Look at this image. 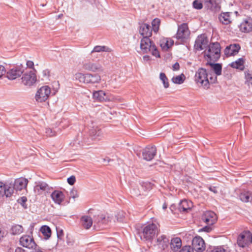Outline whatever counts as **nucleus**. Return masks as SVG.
Wrapping results in <instances>:
<instances>
[{
  "label": "nucleus",
  "mask_w": 252,
  "mask_h": 252,
  "mask_svg": "<svg viewBox=\"0 0 252 252\" xmlns=\"http://www.w3.org/2000/svg\"><path fill=\"white\" fill-rule=\"evenodd\" d=\"M83 68L85 70L91 71H102L101 65L98 63H94L89 61L83 63Z\"/></svg>",
  "instance_id": "f3484780"
},
{
  "label": "nucleus",
  "mask_w": 252,
  "mask_h": 252,
  "mask_svg": "<svg viewBox=\"0 0 252 252\" xmlns=\"http://www.w3.org/2000/svg\"><path fill=\"white\" fill-rule=\"evenodd\" d=\"M111 221V218L109 217H106L103 215H98L95 219L94 222L98 224H107Z\"/></svg>",
  "instance_id": "c756f323"
},
{
  "label": "nucleus",
  "mask_w": 252,
  "mask_h": 252,
  "mask_svg": "<svg viewBox=\"0 0 252 252\" xmlns=\"http://www.w3.org/2000/svg\"><path fill=\"white\" fill-rule=\"evenodd\" d=\"M140 48L143 53L151 52L153 56L156 57H160L156 45L150 39L149 37L142 38L140 42Z\"/></svg>",
  "instance_id": "7ed1b4c3"
},
{
  "label": "nucleus",
  "mask_w": 252,
  "mask_h": 252,
  "mask_svg": "<svg viewBox=\"0 0 252 252\" xmlns=\"http://www.w3.org/2000/svg\"><path fill=\"white\" fill-rule=\"evenodd\" d=\"M22 83L25 86H31L36 81V76L33 70L26 72L22 77Z\"/></svg>",
  "instance_id": "1a4fd4ad"
},
{
  "label": "nucleus",
  "mask_w": 252,
  "mask_h": 252,
  "mask_svg": "<svg viewBox=\"0 0 252 252\" xmlns=\"http://www.w3.org/2000/svg\"><path fill=\"white\" fill-rule=\"evenodd\" d=\"M74 78L80 82L86 83V74H83L80 72L77 73L74 75Z\"/></svg>",
  "instance_id": "a19ab883"
},
{
  "label": "nucleus",
  "mask_w": 252,
  "mask_h": 252,
  "mask_svg": "<svg viewBox=\"0 0 252 252\" xmlns=\"http://www.w3.org/2000/svg\"><path fill=\"white\" fill-rule=\"evenodd\" d=\"M51 197L54 202L58 204H61L63 201L64 195L62 191L56 190L52 192Z\"/></svg>",
  "instance_id": "b1692460"
},
{
  "label": "nucleus",
  "mask_w": 252,
  "mask_h": 252,
  "mask_svg": "<svg viewBox=\"0 0 252 252\" xmlns=\"http://www.w3.org/2000/svg\"><path fill=\"white\" fill-rule=\"evenodd\" d=\"M242 32H249L252 31V18L249 17L245 19L240 25Z\"/></svg>",
  "instance_id": "5701e85b"
},
{
  "label": "nucleus",
  "mask_w": 252,
  "mask_h": 252,
  "mask_svg": "<svg viewBox=\"0 0 252 252\" xmlns=\"http://www.w3.org/2000/svg\"><path fill=\"white\" fill-rule=\"evenodd\" d=\"M28 181L24 178H20L15 179L13 184H10V186L13 189V190H21L26 188Z\"/></svg>",
  "instance_id": "4468645a"
},
{
  "label": "nucleus",
  "mask_w": 252,
  "mask_h": 252,
  "mask_svg": "<svg viewBox=\"0 0 252 252\" xmlns=\"http://www.w3.org/2000/svg\"><path fill=\"white\" fill-rule=\"evenodd\" d=\"M139 32L143 37H150L152 33V27L148 24L143 23L140 26Z\"/></svg>",
  "instance_id": "4be33fe9"
},
{
  "label": "nucleus",
  "mask_w": 252,
  "mask_h": 252,
  "mask_svg": "<svg viewBox=\"0 0 252 252\" xmlns=\"http://www.w3.org/2000/svg\"><path fill=\"white\" fill-rule=\"evenodd\" d=\"M50 94V88L48 86H44L38 90L35 94V98L38 102H44L48 98Z\"/></svg>",
  "instance_id": "39448f33"
},
{
  "label": "nucleus",
  "mask_w": 252,
  "mask_h": 252,
  "mask_svg": "<svg viewBox=\"0 0 252 252\" xmlns=\"http://www.w3.org/2000/svg\"><path fill=\"white\" fill-rule=\"evenodd\" d=\"M208 74L209 85L210 84L215 83L217 81V76L210 73H208Z\"/></svg>",
  "instance_id": "a18cd8bd"
},
{
  "label": "nucleus",
  "mask_w": 252,
  "mask_h": 252,
  "mask_svg": "<svg viewBox=\"0 0 252 252\" xmlns=\"http://www.w3.org/2000/svg\"><path fill=\"white\" fill-rule=\"evenodd\" d=\"M26 64H27V66L30 68H32L34 66L33 62L31 61H27Z\"/></svg>",
  "instance_id": "13d9d810"
},
{
  "label": "nucleus",
  "mask_w": 252,
  "mask_h": 252,
  "mask_svg": "<svg viewBox=\"0 0 252 252\" xmlns=\"http://www.w3.org/2000/svg\"><path fill=\"white\" fill-rule=\"evenodd\" d=\"M202 220L209 225L213 224L217 220L216 214L213 211L205 212L202 216Z\"/></svg>",
  "instance_id": "ddd939ff"
},
{
  "label": "nucleus",
  "mask_w": 252,
  "mask_h": 252,
  "mask_svg": "<svg viewBox=\"0 0 252 252\" xmlns=\"http://www.w3.org/2000/svg\"><path fill=\"white\" fill-rule=\"evenodd\" d=\"M191 207V202L189 203L187 200H183L179 204L178 209L180 212H186L189 210Z\"/></svg>",
  "instance_id": "7c9ffc66"
},
{
  "label": "nucleus",
  "mask_w": 252,
  "mask_h": 252,
  "mask_svg": "<svg viewBox=\"0 0 252 252\" xmlns=\"http://www.w3.org/2000/svg\"><path fill=\"white\" fill-rule=\"evenodd\" d=\"M52 188L45 182H39L34 188L35 192L41 194L43 192L50 193Z\"/></svg>",
  "instance_id": "a211bd4d"
},
{
  "label": "nucleus",
  "mask_w": 252,
  "mask_h": 252,
  "mask_svg": "<svg viewBox=\"0 0 252 252\" xmlns=\"http://www.w3.org/2000/svg\"><path fill=\"white\" fill-rule=\"evenodd\" d=\"M40 231L45 236L46 240L48 239L51 237V229L49 226L43 225L40 228Z\"/></svg>",
  "instance_id": "72a5a7b5"
},
{
  "label": "nucleus",
  "mask_w": 252,
  "mask_h": 252,
  "mask_svg": "<svg viewBox=\"0 0 252 252\" xmlns=\"http://www.w3.org/2000/svg\"><path fill=\"white\" fill-rule=\"evenodd\" d=\"M5 73L4 67L3 65H0V78Z\"/></svg>",
  "instance_id": "5fc2aeb1"
},
{
  "label": "nucleus",
  "mask_w": 252,
  "mask_h": 252,
  "mask_svg": "<svg viewBox=\"0 0 252 252\" xmlns=\"http://www.w3.org/2000/svg\"><path fill=\"white\" fill-rule=\"evenodd\" d=\"M211 66V68L214 70L216 75H220L221 74L222 65L220 63H213L211 61H208L206 63Z\"/></svg>",
  "instance_id": "cd10ccee"
},
{
  "label": "nucleus",
  "mask_w": 252,
  "mask_h": 252,
  "mask_svg": "<svg viewBox=\"0 0 252 252\" xmlns=\"http://www.w3.org/2000/svg\"><path fill=\"white\" fill-rule=\"evenodd\" d=\"M190 34L189 30L187 23H183L179 26L177 33L175 35L177 39L183 41L188 38Z\"/></svg>",
  "instance_id": "6e6552de"
},
{
  "label": "nucleus",
  "mask_w": 252,
  "mask_h": 252,
  "mask_svg": "<svg viewBox=\"0 0 252 252\" xmlns=\"http://www.w3.org/2000/svg\"><path fill=\"white\" fill-rule=\"evenodd\" d=\"M240 49V46L238 44H231L227 46L225 49V54L228 56H234L237 54Z\"/></svg>",
  "instance_id": "393cba45"
},
{
  "label": "nucleus",
  "mask_w": 252,
  "mask_h": 252,
  "mask_svg": "<svg viewBox=\"0 0 252 252\" xmlns=\"http://www.w3.org/2000/svg\"><path fill=\"white\" fill-rule=\"evenodd\" d=\"M15 252H25V251L21 248L18 247L15 249Z\"/></svg>",
  "instance_id": "680f3d73"
},
{
  "label": "nucleus",
  "mask_w": 252,
  "mask_h": 252,
  "mask_svg": "<svg viewBox=\"0 0 252 252\" xmlns=\"http://www.w3.org/2000/svg\"><path fill=\"white\" fill-rule=\"evenodd\" d=\"M117 220L120 222L124 221V218H125V213L123 211H120L118 213L117 216Z\"/></svg>",
  "instance_id": "c03bdc74"
},
{
  "label": "nucleus",
  "mask_w": 252,
  "mask_h": 252,
  "mask_svg": "<svg viewBox=\"0 0 252 252\" xmlns=\"http://www.w3.org/2000/svg\"><path fill=\"white\" fill-rule=\"evenodd\" d=\"M167 205L165 203H164L162 205V209L163 210H165L167 208Z\"/></svg>",
  "instance_id": "69168bd1"
},
{
  "label": "nucleus",
  "mask_w": 252,
  "mask_h": 252,
  "mask_svg": "<svg viewBox=\"0 0 252 252\" xmlns=\"http://www.w3.org/2000/svg\"><path fill=\"white\" fill-rule=\"evenodd\" d=\"M195 81L197 84H200L205 89L209 88V74L204 68H199L196 72Z\"/></svg>",
  "instance_id": "20e7f679"
},
{
  "label": "nucleus",
  "mask_w": 252,
  "mask_h": 252,
  "mask_svg": "<svg viewBox=\"0 0 252 252\" xmlns=\"http://www.w3.org/2000/svg\"><path fill=\"white\" fill-rule=\"evenodd\" d=\"M245 84L250 86L252 84V73L249 70H246L244 71Z\"/></svg>",
  "instance_id": "e433bc0d"
},
{
  "label": "nucleus",
  "mask_w": 252,
  "mask_h": 252,
  "mask_svg": "<svg viewBox=\"0 0 252 252\" xmlns=\"http://www.w3.org/2000/svg\"><path fill=\"white\" fill-rule=\"evenodd\" d=\"M211 252H225V250L222 247H217L214 248Z\"/></svg>",
  "instance_id": "8fccbe9b"
},
{
  "label": "nucleus",
  "mask_w": 252,
  "mask_h": 252,
  "mask_svg": "<svg viewBox=\"0 0 252 252\" xmlns=\"http://www.w3.org/2000/svg\"><path fill=\"white\" fill-rule=\"evenodd\" d=\"M81 221L82 226L86 229H89L93 225V220L90 217L83 216L81 217Z\"/></svg>",
  "instance_id": "c85d7f7f"
},
{
  "label": "nucleus",
  "mask_w": 252,
  "mask_h": 252,
  "mask_svg": "<svg viewBox=\"0 0 252 252\" xmlns=\"http://www.w3.org/2000/svg\"><path fill=\"white\" fill-rule=\"evenodd\" d=\"M244 60L243 58H239L235 62L231 63V66L234 68L240 69L241 70L244 69Z\"/></svg>",
  "instance_id": "473e14b6"
},
{
  "label": "nucleus",
  "mask_w": 252,
  "mask_h": 252,
  "mask_svg": "<svg viewBox=\"0 0 252 252\" xmlns=\"http://www.w3.org/2000/svg\"><path fill=\"white\" fill-rule=\"evenodd\" d=\"M193 7L196 9L200 10L202 8L203 4L202 2L198 0H195L192 3Z\"/></svg>",
  "instance_id": "79ce46f5"
},
{
  "label": "nucleus",
  "mask_w": 252,
  "mask_h": 252,
  "mask_svg": "<svg viewBox=\"0 0 252 252\" xmlns=\"http://www.w3.org/2000/svg\"><path fill=\"white\" fill-rule=\"evenodd\" d=\"M169 244V239L164 235H161L158 237L155 240V245L158 247L161 250H164L166 248Z\"/></svg>",
  "instance_id": "6ab92c4d"
},
{
  "label": "nucleus",
  "mask_w": 252,
  "mask_h": 252,
  "mask_svg": "<svg viewBox=\"0 0 252 252\" xmlns=\"http://www.w3.org/2000/svg\"><path fill=\"white\" fill-rule=\"evenodd\" d=\"M103 160L105 162V161H107V162H109L110 161H111L112 160L108 158H104L103 159Z\"/></svg>",
  "instance_id": "0e129e2a"
},
{
  "label": "nucleus",
  "mask_w": 252,
  "mask_h": 252,
  "mask_svg": "<svg viewBox=\"0 0 252 252\" xmlns=\"http://www.w3.org/2000/svg\"><path fill=\"white\" fill-rule=\"evenodd\" d=\"M20 243L24 247L28 249H33L35 246V243L32 237L29 235H24L20 239Z\"/></svg>",
  "instance_id": "dca6fc26"
},
{
  "label": "nucleus",
  "mask_w": 252,
  "mask_h": 252,
  "mask_svg": "<svg viewBox=\"0 0 252 252\" xmlns=\"http://www.w3.org/2000/svg\"><path fill=\"white\" fill-rule=\"evenodd\" d=\"M208 39L205 34L198 35L195 41L194 48L196 50L201 51L206 47H208Z\"/></svg>",
  "instance_id": "0eeeda50"
},
{
  "label": "nucleus",
  "mask_w": 252,
  "mask_h": 252,
  "mask_svg": "<svg viewBox=\"0 0 252 252\" xmlns=\"http://www.w3.org/2000/svg\"><path fill=\"white\" fill-rule=\"evenodd\" d=\"M158 225L154 222L149 223L139 231V236L141 240L151 242L158 233Z\"/></svg>",
  "instance_id": "f257e3e1"
},
{
  "label": "nucleus",
  "mask_w": 252,
  "mask_h": 252,
  "mask_svg": "<svg viewBox=\"0 0 252 252\" xmlns=\"http://www.w3.org/2000/svg\"><path fill=\"white\" fill-rule=\"evenodd\" d=\"M27 201V197L25 196H22L18 199L17 202L18 203L20 204L25 209H26L27 208L26 204Z\"/></svg>",
  "instance_id": "37998d69"
},
{
  "label": "nucleus",
  "mask_w": 252,
  "mask_h": 252,
  "mask_svg": "<svg viewBox=\"0 0 252 252\" xmlns=\"http://www.w3.org/2000/svg\"><path fill=\"white\" fill-rule=\"evenodd\" d=\"M93 98L95 101L103 102L110 100L108 94L102 90L94 91Z\"/></svg>",
  "instance_id": "2eb2a0df"
},
{
  "label": "nucleus",
  "mask_w": 252,
  "mask_h": 252,
  "mask_svg": "<svg viewBox=\"0 0 252 252\" xmlns=\"http://www.w3.org/2000/svg\"><path fill=\"white\" fill-rule=\"evenodd\" d=\"M175 206L174 204H172V205H171L170 206V210L171 211V212L172 213H173L174 210H175Z\"/></svg>",
  "instance_id": "e2e57ef3"
},
{
  "label": "nucleus",
  "mask_w": 252,
  "mask_h": 252,
  "mask_svg": "<svg viewBox=\"0 0 252 252\" xmlns=\"http://www.w3.org/2000/svg\"><path fill=\"white\" fill-rule=\"evenodd\" d=\"M46 133L49 136H52L55 135L54 132H53L52 130L50 128L46 129Z\"/></svg>",
  "instance_id": "bf43d9fd"
},
{
  "label": "nucleus",
  "mask_w": 252,
  "mask_h": 252,
  "mask_svg": "<svg viewBox=\"0 0 252 252\" xmlns=\"http://www.w3.org/2000/svg\"><path fill=\"white\" fill-rule=\"evenodd\" d=\"M25 67L22 64L13 66L6 73V76L9 80H14L20 77L24 73Z\"/></svg>",
  "instance_id": "423d86ee"
},
{
  "label": "nucleus",
  "mask_w": 252,
  "mask_h": 252,
  "mask_svg": "<svg viewBox=\"0 0 252 252\" xmlns=\"http://www.w3.org/2000/svg\"><path fill=\"white\" fill-rule=\"evenodd\" d=\"M63 231L62 230L57 231V237L59 239H62V237H63Z\"/></svg>",
  "instance_id": "4d7b16f0"
},
{
  "label": "nucleus",
  "mask_w": 252,
  "mask_h": 252,
  "mask_svg": "<svg viewBox=\"0 0 252 252\" xmlns=\"http://www.w3.org/2000/svg\"><path fill=\"white\" fill-rule=\"evenodd\" d=\"M23 232V228L22 225L15 224L11 228V233L13 235H19Z\"/></svg>",
  "instance_id": "c9c22d12"
},
{
  "label": "nucleus",
  "mask_w": 252,
  "mask_h": 252,
  "mask_svg": "<svg viewBox=\"0 0 252 252\" xmlns=\"http://www.w3.org/2000/svg\"><path fill=\"white\" fill-rule=\"evenodd\" d=\"M179 252H193L192 248L189 246H184Z\"/></svg>",
  "instance_id": "49530a36"
},
{
  "label": "nucleus",
  "mask_w": 252,
  "mask_h": 252,
  "mask_svg": "<svg viewBox=\"0 0 252 252\" xmlns=\"http://www.w3.org/2000/svg\"><path fill=\"white\" fill-rule=\"evenodd\" d=\"M212 228L210 226H205L200 229H199V231H205L207 232H209L211 231Z\"/></svg>",
  "instance_id": "603ef678"
},
{
  "label": "nucleus",
  "mask_w": 252,
  "mask_h": 252,
  "mask_svg": "<svg viewBox=\"0 0 252 252\" xmlns=\"http://www.w3.org/2000/svg\"><path fill=\"white\" fill-rule=\"evenodd\" d=\"M250 240H251V243H252V234H251V233H250Z\"/></svg>",
  "instance_id": "774afa93"
},
{
  "label": "nucleus",
  "mask_w": 252,
  "mask_h": 252,
  "mask_svg": "<svg viewBox=\"0 0 252 252\" xmlns=\"http://www.w3.org/2000/svg\"><path fill=\"white\" fill-rule=\"evenodd\" d=\"M192 249L196 252H202L205 249V244L200 236H195L192 240Z\"/></svg>",
  "instance_id": "9d476101"
},
{
  "label": "nucleus",
  "mask_w": 252,
  "mask_h": 252,
  "mask_svg": "<svg viewBox=\"0 0 252 252\" xmlns=\"http://www.w3.org/2000/svg\"><path fill=\"white\" fill-rule=\"evenodd\" d=\"M159 78L160 80L162 81L164 87L165 88H167L169 87V84L168 82V79L166 77L165 74L164 73H160L159 75Z\"/></svg>",
  "instance_id": "58836bf2"
},
{
  "label": "nucleus",
  "mask_w": 252,
  "mask_h": 252,
  "mask_svg": "<svg viewBox=\"0 0 252 252\" xmlns=\"http://www.w3.org/2000/svg\"><path fill=\"white\" fill-rule=\"evenodd\" d=\"M13 193V189L9 185L4 184L0 182V196H6V197L10 196Z\"/></svg>",
  "instance_id": "412c9836"
},
{
  "label": "nucleus",
  "mask_w": 252,
  "mask_h": 252,
  "mask_svg": "<svg viewBox=\"0 0 252 252\" xmlns=\"http://www.w3.org/2000/svg\"><path fill=\"white\" fill-rule=\"evenodd\" d=\"M172 68H173V70H175V71L178 70L180 68V65H179V63L177 62L173 64Z\"/></svg>",
  "instance_id": "6e6d98bb"
},
{
  "label": "nucleus",
  "mask_w": 252,
  "mask_h": 252,
  "mask_svg": "<svg viewBox=\"0 0 252 252\" xmlns=\"http://www.w3.org/2000/svg\"><path fill=\"white\" fill-rule=\"evenodd\" d=\"M33 249H34L31 252H43L42 249L36 244H35Z\"/></svg>",
  "instance_id": "864d4df0"
},
{
  "label": "nucleus",
  "mask_w": 252,
  "mask_h": 252,
  "mask_svg": "<svg viewBox=\"0 0 252 252\" xmlns=\"http://www.w3.org/2000/svg\"><path fill=\"white\" fill-rule=\"evenodd\" d=\"M185 79H186V77H185V75L183 73H182L180 75H178V76H177L175 77H173L172 78V81L174 84H181L184 83Z\"/></svg>",
  "instance_id": "f704fd0d"
},
{
  "label": "nucleus",
  "mask_w": 252,
  "mask_h": 252,
  "mask_svg": "<svg viewBox=\"0 0 252 252\" xmlns=\"http://www.w3.org/2000/svg\"><path fill=\"white\" fill-rule=\"evenodd\" d=\"M101 80V77L98 74L86 73V83H98Z\"/></svg>",
  "instance_id": "bb28decb"
},
{
  "label": "nucleus",
  "mask_w": 252,
  "mask_h": 252,
  "mask_svg": "<svg viewBox=\"0 0 252 252\" xmlns=\"http://www.w3.org/2000/svg\"><path fill=\"white\" fill-rule=\"evenodd\" d=\"M157 153L155 146H147L142 151L143 158L147 161L151 160Z\"/></svg>",
  "instance_id": "f8f14e48"
},
{
  "label": "nucleus",
  "mask_w": 252,
  "mask_h": 252,
  "mask_svg": "<svg viewBox=\"0 0 252 252\" xmlns=\"http://www.w3.org/2000/svg\"><path fill=\"white\" fill-rule=\"evenodd\" d=\"M174 41L172 40H170V41L168 40H167L165 45L163 47V48H166V49H169L173 44Z\"/></svg>",
  "instance_id": "3c124183"
},
{
  "label": "nucleus",
  "mask_w": 252,
  "mask_h": 252,
  "mask_svg": "<svg viewBox=\"0 0 252 252\" xmlns=\"http://www.w3.org/2000/svg\"><path fill=\"white\" fill-rule=\"evenodd\" d=\"M250 240V232L245 231L241 233L237 238V244L239 247L244 248Z\"/></svg>",
  "instance_id": "aec40b11"
},
{
  "label": "nucleus",
  "mask_w": 252,
  "mask_h": 252,
  "mask_svg": "<svg viewBox=\"0 0 252 252\" xmlns=\"http://www.w3.org/2000/svg\"><path fill=\"white\" fill-rule=\"evenodd\" d=\"M78 194L77 191L76 189H72L70 192V196L73 199L77 198L78 197Z\"/></svg>",
  "instance_id": "de8ad7c7"
},
{
  "label": "nucleus",
  "mask_w": 252,
  "mask_h": 252,
  "mask_svg": "<svg viewBox=\"0 0 252 252\" xmlns=\"http://www.w3.org/2000/svg\"><path fill=\"white\" fill-rule=\"evenodd\" d=\"M209 189L215 193H217L218 192L217 189L215 187H210L209 188Z\"/></svg>",
  "instance_id": "052dcab7"
},
{
  "label": "nucleus",
  "mask_w": 252,
  "mask_h": 252,
  "mask_svg": "<svg viewBox=\"0 0 252 252\" xmlns=\"http://www.w3.org/2000/svg\"><path fill=\"white\" fill-rule=\"evenodd\" d=\"M75 177L74 176H71L67 179V183L70 185H73L75 183Z\"/></svg>",
  "instance_id": "09e8293b"
},
{
  "label": "nucleus",
  "mask_w": 252,
  "mask_h": 252,
  "mask_svg": "<svg viewBox=\"0 0 252 252\" xmlns=\"http://www.w3.org/2000/svg\"><path fill=\"white\" fill-rule=\"evenodd\" d=\"M182 246V241L179 237L173 238L171 240L170 247L171 250L174 252H178Z\"/></svg>",
  "instance_id": "a878e982"
},
{
  "label": "nucleus",
  "mask_w": 252,
  "mask_h": 252,
  "mask_svg": "<svg viewBox=\"0 0 252 252\" xmlns=\"http://www.w3.org/2000/svg\"><path fill=\"white\" fill-rule=\"evenodd\" d=\"M89 134L90 138L88 139V141H85L90 144L91 139L92 141H99L102 137L103 133L101 130L97 127H93L89 130Z\"/></svg>",
  "instance_id": "9b49d317"
},
{
  "label": "nucleus",
  "mask_w": 252,
  "mask_h": 252,
  "mask_svg": "<svg viewBox=\"0 0 252 252\" xmlns=\"http://www.w3.org/2000/svg\"><path fill=\"white\" fill-rule=\"evenodd\" d=\"M109 49L105 46H95L93 50L92 51L91 53L94 52H109Z\"/></svg>",
  "instance_id": "4c0bfd02"
},
{
  "label": "nucleus",
  "mask_w": 252,
  "mask_h": 252,
  "mask_svg": "<svg viewBox=\"0 0 252 252\" xmlns=\"http://www.w3.org/2000/svg\"><path fill=\"white\" fill-rule=\"evenodd\" d=\"M220 49L219 43H211L208 46L207 50L204 51V56L207 57L208 61L217 62L220 58Z\"/></svg>",
  "instance_id": "f03ea898"
},
{
  "label": "nucleus",
  "mask_w": 252,
  "mask_h": 252,
  "mask_svg": "<svg viewBox=\"0 0 252 252\" xmlns=\"http://www.w3.org/2000/svg\"><path fill=\"white\" fill-rule=\"evenodd\" d=\"M160 21L158 18H155L152 22V29L155 32H158L159 29V26L160 25Z\"/></svg>",
  "instance_id": "ea45409f"
},
{
  "label": "nucleus",
  "mask_w": 252,
  "mask_h": 252,
  "mask_svg": "<svg viewBox=\"0 0 252 252\" xmlns=\"http://www.w3.org/2000/svg\"><path fill=\"white\" fill-rule=\"evenodd\" d=\"M44 75H46L49 74V71L48 70H45L43 71Z\"/></svg>",
  "instance_id": "338daca9"
},
{
  "label": "nucleus",
  "mask_w": 252,
  "mask_h": 252,
  "mask_svg": "<svg viewBox=\"0 0 252 252\" xmlns=\"http://www.w3.org/2000/svg\"><path fill=\"white\" fill-rule=\"evenodd\" d=\"M229 12H223L220 14L219 20L221 23L227 25L231 22Z\"/></svg>",
  "instance_id": "2f4dec72"
}]
</instances>
